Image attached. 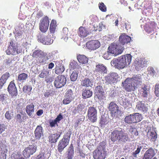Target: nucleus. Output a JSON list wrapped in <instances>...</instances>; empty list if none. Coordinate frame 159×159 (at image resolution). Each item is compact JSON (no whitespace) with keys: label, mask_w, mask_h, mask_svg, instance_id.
<instances>
[{"label":"nucleus","mask_w":159,"mask_h":159,"mask_svg":"<svg viewBox=\"0 0 159 159\" xmlns=\"http://www.w3.org/2000/svg\"><path fill=\"white\" fill-rule=\"evenodd\" d=\"M132 57L130 54H127L126 56L123 55L117 59H113L111 62V65L118 69H123L127 65L130 64Z\"/></svg>","instance_id":"1"},{"label":"nucleus","mask_w":159,"mask_h":159,"mask_svg":"<svg viewBox=\"0 0 159 159\" xmlns=\"http://www.w3.org/2000/svg\"><path fill=\"white\" fill-rule=\"evenodd\" d=\"M111 139L112 141L120 140L122 142H126L129 139L127 134L125 133L122 129L120 127L116 128L111 133Z\"/></svg>","instance_id":"2"},{"label":"nucleus","mask_w":159,"mask_h":159,"mask_svg":"<svg viewBox=\"0 0 159 159\" xmlns=\"http://www.w3.org/2000/svg\"><path fill=\"white\" fill-rule=\"evenodd\" d=\"M107 156L106 143L101 142L93 153V157L94 159H104Z\"/></svg>","instance_id":"3"},{"label":"nucleus","mask_w":159,"mask_h":159,"mask_svg":"<svg viewBox=\"0 0 159 159\" xmlns=\"http://www.w3.org/2000/svg\"><path fill=\"white\" fill-rule=\"evenodd\" d=\"M32 56L36 58L37 62L46 64L48 62V59L51 58L50 53H44L41 50H35L33 53Z\"/></svg>","instance_id":"4"},{"label":"nucleus","mask_w":159,"mask_h":159,"mask_svg":"<svg viewBox=\"0 0 159 159\" xmlns=\"http://www.w3.org/2000/svg\"><path fill=\"white\" fill-rule=\"evenodd\" d=\"M71 134L72 131H68V132L64 135L63 138L61 140H60L58 145V150L60 152H61L68 144Z\"/></svg>","instance_id":"5"},{"label":"nucleus","mask_w":159,"mask_h":159,"mask_svg":"<svg viewBox=\"0 0 159 159\" xmlns=\"http://www.w3.org/2000/svg\"><path fill=\"white\" fill-rule=\"evenodd\" d=\"M139 90L140 95L142 97L143 100L146 101H152V96L150 95V88L148 86L143 84L142 83Z\"/></svg>","instance_id":"6"},{"label":"nucleus","mask_w":159,"mask_h":159,"mask_svg":"<svg viewBox=\"0 0 159 159\" xmlns=\"http://www.w3.org/2000/svg\"><path fill=\"white\" fill-rule=\"evenodd\" d=\"M123 50L122 46H120L119 41L112 43L108 47V52L115 56L122 53Z\"/></svg>","instance_id":"7"},{"label":"nucleus","mask_w":159,"mask_h":159,"mask_svg":"<svg viewBox=\"0 0 159 159\" xmlns=\"http://www.w3.org/2000/svg\"><path fill=\"white\" fill-rule=\"evenodd\" d=\"M22 51L21 49H18V45L16 43L11 41L8 49L6 51V52L8 55H16Z\"/></svg>","instance_id":"8"},{"label":"nucleus","mask_w":159,"mask_h":159,"mask_svg":"<svg viewBox=\"0 0 159 159\" xmlns=\"http://www.w3.org/2000/svg\"><path fill=\"white\" fill-rule=\"evenodd\" d=\"M108 109L111 112V115L113 118L118 117L121 115V111L119 109L118 105L113 102H111L109 104Z\"/></svg>","instance_id":"9"},{"label":"nucleus","mask_w":159,"mask_h":159,"mask_svg":"<svg viewBox=\"0 0 159 159\" xmlns=\"http://www.w3.org/2000/svg\"><path fill=\"white\" fill-rule=\"evenodd\" d=\"M67 81L66 77L64 75H59L55 77L54 82L55 87L59 89L64 86Z\"/></svg>","instance_id":"10"},{"label":"nucleus","mask_w":159,"mask_h":159,"mask_svg":"<svg viewBox=\"0 0 159 159\" xmlns=\"http://www.w3.org/2000/svg\"><path fill=\"white\" fill-rule=\"evenodd\" d=\"M37 148V146L35 144L29 145L27 147L25 148L23 151V155L26 158L30 157L31 155H33L36 152Z\"/></svg>","instance_id":"11"},{"label":"nucleus","mask_w":159,"mask_h":159,"mask_svg":"<svg viewBox=\"0 0 159 159\" xmlns=\"http://www.w3.org/2000/svg\"><path fill=\"white\" fill-rule=\"evenodd\" d=\"M133 76L129 77L122 82L123 87L127 92H131L134 90V87L133 82Z\"/></svg>","instance_id":"12"},{"label":"nucleus","mask_w":159,"mask_h":159,"mask_svg":"<svg viewBox=\"0 0 159 159\" xmlns=\"http://www.w3.org/2000/svg\"><path fill=\"white\" fill-rule=\"evenodd\" d=\"M49 25V21L48 16L44 17L40 21L39 29L42 32L45 33L47 31Z\"/></svg>","instance_id":"13"},{"label":"nucleus","mask_w":159,"mask_h":159,"mask_svg":"<svg viewBox=\"0 0 159 159\" xmlns=\"http://www.w3.org/2000/svg\"><path fill=\"white\" fill-rule=\"evenodd\" d=\"M97 110L94 107H89L88 110V119L93 123L95 122L97 120Z\"/></svg>","instance_id":"14"},{"label":"nucleus","mask_w":159,"mask_h":159,"mask_svg":"<svg viewBox=\"0 0 159 159\" xmlns=\"http://www.w3.org/2000/svg\"><path fill=\"white\" fill-rule=\"evenodd\" d=\"M120 77L118 74L115 72H112L105 77V80L108 83L111 84L120 80Z\"/></svg>","instance_id":"15"},{"label":"nucleus","mask_w":159,"mask_h":159,"mask_svg":"<svg viewBox=\"0 0 159 159\" xmlns=\"http://www.w3.org/2000/svg\"><path fill=\"white\" fill-rule=\"evenodd\" d=\"M95 95L94 98H97L99 100H105L106 98L103 87L101 86H98L95 88Z\"/></svg>","instance_id":"16"},{"label":"nucleus","mask_w":159,"mask_h":159,"mask_svg":"<svg viewBox=\"0 0 159 159\" xmlns=\"http://www.w3.org/2000/svg\"><path fill=\"white\" fill-rule=\"evenodd\" d=\"M50 36V33L45 36L42 34L40 36H38L39 40L43 44L50 45L53 43L52 38H51Z\"/></svg>","instance_id":"17"},{"label":"nucleus","mask_w":159,"mask_h":159,"mask_svg":"<svg viewBox=\"0 0 159 159\" xmlns=\"http://www.w3.org/2000/svg\"><path fill=\"white\" fill-rule=\"evenodd\" d=\"M148 105L145 103V101H139L136 105V109L140 112L145 113L148 112Z\"/></svg>","instance_id":"18"},{"label":"nucleus","mask_w":159,"mask_h":159,"mask_svg":"<svg viewBox=\"0 0 159 159\" xmlns=\"http://www.w3.org/2000/svg\"><path fill=\"white\" fill-rule=\"evenodd\" d=\"M131 40V37L129 36L128 35H127L125 34H122L120 36L119 38V41L120 42V46H122L124 49V45L125 44H127L128 43L130 42Z\"/></svg>","instance_id":"19"},{"label":"nucleus","mask_w":159,"mask_h":159,"mask_svg":"<svg viewBox=\"0 0 159 159\" xmlns=\"http://www.w3.org/2000/svg\"><path fill=\"white\" fill-rule=\"evenodd\" d=\"M7 91L12 97L17 96L18 94L17 90L14 81H11L10 83L7 88Z\"/></svg>","instance_id":"20"},{"label":"nucleus","mask_w":159,"mask_h":159,"mask_svg":"<svg viewBox=\"0 0 159 159\" xmlns=\"http://www.w3.org/2000/svg\"><path fill=\"white\" fill-rule=\"evenodd\" d=\"M100 46V42L99 41L93 40L89 41L86 43V46L89 49L95 50L99 48Z\"/></svg>","instance_id":"21"},{"label":"nucleus","mask_w":159,"mask_h":159,"mask_svg":"<svg viewBox=\"0 0 159 159\" xmlns=\"http://www.w3.org/2000/svg\"><path fill=\"white\" fill-rule=\"evenodd\" d=\"M133 83L134 87V90L136 88L139 87L142 84V76L141 75H134L133 76Z\"/></svg>","instance_id":"22"},{"label":"nucleus","mask_w":159,"mask_h":159,"mask_svg":"<svg viewBox=\"0 0 159 159\" xmlns=\"http://www.w3.org/2000/svg\"><path fill=\"white\" fill-rule=\"evenodd\" d=\"M43 129L41 125L37 126L34 132V136L36 139L39 140L43 137Z\"/></svg>","instance_id":"23"},{"label":"nucleus","mask_w":159,"mask_h":159,"mask_svg":"<svg viewBox=\"0 0 159 159\" xmlns=\"http://www.w3.org/2000/svg\"><path fill=\"white\" fill-rule=\"evenodd\" d=\"M156 149L150 148L145 152L142 159H151L155 156L157 151Z\"/></svg>","instance_id":"24"},{"label":"nucleus","mask_w":159,"mask_h":159,"mask_svg":"<svg viewBox=\"0 0 159 159\" xmlns=\"http://www.w3.org/2000/svg\"><path fill=\"white\" fill-rule=\"evenodd\" d=\"M94 72L100 73L101 74L107 73V69L106 66H104L103 64H99L97 65L96 66Z\"/></svg>","instance_id":"25"},{"label":"nucleus","mask_w":159,"mask_h":159,"mask_svg":"<svg viewBox=\"0 0 159 159\" xmlns=\"http://www.w3.org/2000/svg\"><path fill=\"white\" fill-rule=\"evenodd\" d=\"M156 25V24L155 22H151L150 24L148 26H146L145 27L144 29L145 31L148 33L150 34L151 35L152 34L154 35L155 38L156 37V36L154 35L155 33L154 32V29L155 28ZM156 34H157V33H155Z\"/></svg>","instance_id":"26"},{"label":"nucleus","mask_w":159,"mask_h":159,"mask_svg":"<svg viewBox=\"0 0 159 159\" xmlns=\"http://www.w3.org/2000/svg\"><path fill=\"white\" fill-rule=\"evenodd\" d=\"M35 105L33 103L28 104L25 107V111L28 115L31 117H32L34 113Z\"/></svg>","instance_id":"27"},{"label":"nucleus","mask_w":159,"mask_h":159,"mask_svg":"<svg viewBox=\"0 0 159 159\" xmlns=\"http://www.w3.org/2000/svg\"><path fill=\"white\" fill-rule=\"evenodd\" d=\"M124 91H120L118 93L119 97L118 99V101L119 103L121 105L125 106L127 105V98L125 96L123 95V93H124Z\"/></svg>","instance_id":"28"},{"label":"nucleus","mask_w":159,"mask_h":159,"mask_svg":"<svg viewBox=\"0 0 159 159\" xmlns=\"http://www.w3.org/2000/svg\"><path fill=\"white\" fill-rule=\"evenodd\" d=\"M146 61L144 59H136L135 61V67L137 69H140L141 68H143L146 64Z\"/></svg>","instance_id":"29"},{"label":"nucleus","mask_w":159,"mask_h":159,"mask_svg":"<svg viewBox=\"0 0 159 159\" xmlns=\"http://www.w3.org/2000/svg\"><path fill=\"white\" fill-rule=\"evenodd\" d=\"M74 155V148L72 144H71L67 149L66 158L67 159H72Z\"/></svg>","instance_id":"30"},{"label":"nucleus","mask_w":159,"mask_h":159,"mask_svg":"<svg viewBox=\"0 0 159 159\" xmlns=\"http://www.w3.org/2000/svg\"><path fill=\"white\" fill-rule=\"evenodd\" d=\"M65 68L62 64H60L59 62L56 61V66L54 69V71L57 74H60L64 72Z\"/></svg>","instance_id":"31"},{"label":"nucleus","mask_w":159,"mask_h":159,"mask_svg":"<svg viewBox=\"0 0 159 159\" xmlns=\"http://www.w3.org/2000/svg\"><path fill=\"white\" fill-rule=\"evenodd\" d=\"M61 134H50L48 136L49 142L51 143H56L61 136Z\"/></svg>","instance_id":"32"},{"label":"nucleus","mask_w":159,"mask_h":159,"mask_svg":"<svg viewBox=\"0 0 159 159\" xmlns=\"http://www.w3.org/2000/svg\"><path fill=\"white\" fill-rule=\"evenodd\" d=\"M81 84L83 86L86 87H91L93 85V80L92 79L85 78L81 81Z\"/></svg>","instance_id":"33"},{"label":"nucleus","mask_w":159,"mask_h":159,"mask_svg":"<svg viewBox=\"0 0 159 159\" xmlns=\"http://www.w3.org/2000/svg\"><path fill=\"white\" fill-rule=\"evenodd\" d=\"M24 27L23 24H19L18 27L16 28V30L14 32L16 35L20 36V35H22L24 31Z\"/></svg>","instance_id":"34"},{"label":"nucleus","mask_w":159,"mask_h":159,"mask_svg":"<svg viewBox=\"0 0 159 159\" xmlns=\"http://www.w3.org/2000/svg\"><path fill=\"white\" fill-rule=\"evenodd\" d=\"M69 30L67 28H63L61 32V39L64 41H67L68 39Z\"/></svg>","instance_id":"35"},{"label":"nucleus","mask_w":159,"mask_h":159,"mask_svg":"<svg viewBox=\"0 0 159 159\" xmlns=\"http://www.w3.org/2000/svg\"><path fill=\"white\" fill-rule=\"evenodd\" d=\"M107 115H102L100 119V124L101 127H104L106 124H108L109 120L107 119Z\"/></svg>","instance_id":"36"},{"label":"nucleus","mask_w":159,"mask_h":159,"mask_svg":"<svg viewBox=\"0 0 159 159\" xmlns=\"http://www.w3.org/2000/svg\"><path fill=\"white\" fill-rule=\"evenodd\" d=\"M78 34L80 37L83 38L86 37L88 34V31L86 28L81 27L79 29Z\"/></svg>","instance_id":"37"},{"label":"nucleus","mask_w":159,"mask_h":159,"mask_svg":"<svg viewBox=\"0 0 159 159\" xmlns=\"http://www.w3.org/2000/svg\"><path fill=\"white\" fill-rule=\"evenodd\" d=\"M93 92L91 90L85 89L83 90L82 92V97L83 98H90L92 96Z\"/></svg>","instance_id":"38"},{"label":"nucleus","mask_w":159,"mask_h":159,"mask_svg":"<svg viewBox=\"0 0 159 159\" xmlns=\"http://www.w3.org/2000/svg\"><path fill=\"white\" fill-rule=\"evenodd\" d=\"M133 123H137L142 120V115L138 112H136L133 114Z\"/></svg>","instance_id":"39"},{"label":"nucleus","mask_w":159,"mask_h":159,"mask_svg":"<svg viewBox=\"0 0 159 159\" xmlns=\"http://www.w3.org/2000/svg\"><path fill=\"white\" fill-rule=\"evenodd\" d=\"M77 59L79 62L82 64H86L88 61V58L84 55H78L77 56Z\"/></svg>","instance_id":"40"},{"label":"nucleus","mask_w":159,"mask_h":159,"mask_svg":"<svg viewBox=\"0 0 159 159\" xmlns=\"http://www.w3.org/2000/svg\"><path fill=\"white\" fill-rule=\"evenodd\" d=\"M125 122L127 124L133 123V114L126 116L124 118Z\"/></svg>","instance_id":"41"},{"label":"nucleus","mask_w":159,"mask_h":159,"mask_svg":"<svg viewBox=\"0 0 159 159\" xmlns=\"http://www.w3.org/2000/svg\"><path fill=\"white\" fill-rule=\"evenodd\" d=\"M28 77V75L26 73H21L19 75L18 77V80L19 81L23 82L26 80Z\"/></svg>","instance_id":"42"},{"label":"nucleus","mask_w":159,"mask_h":159,"mask_svg":"<svg viewBox=\"0 0 159 159\" xmlns=\"http://www.w3.org/2000/svg\"><path fill=\"white\" fill-rule=\"evenodd\" d=\"M49 30H50V33H49V34L51 35L50 36L51 38L52 39L53 43V42L54 39L56 38V37L54 33L56 31L55 28H54L52 25H51V24L50 23V25L49 26Z\"/></svg>","instance_id":"43"},{"label":"nucleus","mask_w":159,"mask_h":159,"mask_svg":"<svg viewBox=\"0 0 159 159\" xmlns=\"http://www.w3.org/2000/svg\"><path fill=\"white\" fill-rule=\"evenodd\" d=\"M68 97L70 101V102H71L72 100H73L75 98V95L73 93V91L71 89H68L66 91Z\"/></svg>","instance_id":"44"},{"label":"nucleus","mask_w":159,"mask_h":159,"mask_svg":"<svg viewBox=\"0 0 159 159\" xmlns=\"http://www.w3.org/2000/svg\"><path fill=\"white\" fill-rule=\"evenodd\" d=\"M49 71L48 70L44 69L41 72V73L39 74V77L41 78H45V79H46L47 76H48V75H49Z\"/></svg>","instance_id":"45"},{"label":"nucleus","mask_w":159,"mask_h":159,"mask_svg":"<svg viewBox=\"0 0 159 159\" xmlns=\"http://www.w3.org/2000/svg\"><path fill=\"white\" fill-rule=\"evenodd\" d=\"M117 93L118 94L119 92H118L117 90L116 89H111L110 91L109 95L112 98H114L116 96H117Z\"/></svg>","instance_id":"46"},{"label":"nucleus","mask_w":159,"mask_h":159,"mask_svg":"<svg viewBox=\"0 0 159 159\" xmlns=\"http://www.w3.org/2000/svg\"><path fill=\"white\" fill-rule=\"evenodd\" d=\"M78 72L77 71H74L70 75V79L72 81L76 80L78 76Z\"/></svg>","instance_id":"47"},{"label":"nucleus","mask_w":159,"mask_h":159,"mask_svg":"<svg viewBox=\"0 0 159 159\" xmlns=\"http://www.w3.org/2000/svg\"><path fill=\"white\" fill-rule=\"evenodd\" d=\"M147 134L149 135V138H151L152 141H155L157 138V134L155 132H148Z\"/></svg>","instance_id":"48"},{"label":"nucleus","mask_w":159,"mask_h":159,"mask_svg":"<svg viewBox=\"0 0 159 159\" xmlns=\"http://www.w3.org/2000/svg\"><path fill=\"white\" fill-rule=\"evenodd\" d=\"M142 148V146H137L136 150L134 152L132 153L133 156L134 157H137V154L139 153Z\"/></svg>","instance_id":"49"},{"label":"nucleus","mask_w":159,"mask_h":159,"mask_svg":"<svg viewBox=\"0 0 159 159\" xmlns=\"http://www.w3.org/2000/svg\"><path fill=\"white\" fill-rule=\"evenodd\" d=\"M10 74L9 72H6L2 75L4 84L6 82L7 80L9 77Z\"/></svg>","instance_id":"50"},{"label":"nucleus","mask_w":159,"mask_h":159,"mask_svg":"<svg viewBox=\"0 0 159 159\" xmlns=\"http://www.w3.org/2000/svg\"><path fill=\"white\" fill-rule=\"evenodd\" d=\"M12 112L11 111H7L5 114V117L7 120H10L11 119L13 116V115L12 114Z\"/></svg>","instance_id":"51"},{"label":"nucleus","mask_w":159,"mask_h":159,"mask_svg":"<svg viewBox=\"0 0 159 159\" xmlns=\"http://www.w3.org/2000/svg\"><path fill=\"white\" fill-rule=\"evenodd\" d=\"M32 89L31 86H28V85H25L23 87V90L24 93H28V92H31Z\"/></svg>","instance_id":"52"},{"label":"nucleus","mask_w":159,"mask_h":159,"mask_svg":"<svg viewBox=\"0 0 159 159\" xmlns=\"http://www.w3.org/2000/svg\"><path fill=\"white\" fill-rule=\"evenodd\" d=\"M7 98L8 96L7 95V94H1L0 95V101H2L3 103H5L7 100Z\"/></svg>","instance_id":"53"},{"label":"nucleus","mask_w":159,"mask_h":159,"mask_svg":"<svg viewBox=\"0 0 159 159\" xmlns=\"http://www.w3.org/2000/svg\"><path fill=\"white\" fill-rule=\"evenodd\" d=\"M79 64L76 61H72L70 64V67L73 69H75V68H77Z\"/></svg>","instance_id":"54"},{"label":"nucleus","mask_w":159,"mask_h":159,"mask_svg":"<svg viewBox=\"0 0 159 159\" xmlns=\"http://www.w3.org/2000/svg\"><path fill=\"white\" fill-rule=\"evenodd\" d=\"M99 7L102 11H107V7L103 2H100L99 3Z\"/></svg>","instance_id":"55"},{"label":"nucleus","mask_w":159,"mask_h":159,"mask_svg":"<svg viewBox=\"0 0 159 159\" xmlns=\"http://www.w3.org/2000/svg\"><path fill=\"white\" fill-rule=\"evenodd\" d=\"M63 102L64 104H68L70 103L69 98L68 97V94L67 91L66 93V95L65 96V98L63 100Z\"/></svg>","instance_id":"56"},{"label":"nucleus","mask_w":159,"mask_h":159,"mask_svg":"<svg viewBox=\"0 0 159 159\" xmlns=\"http://www.w3.org/2000/svg\"><path fill=\"white\" fill-rule=\"evenodd\" d=\"M63 117L61 113H60L59 114L58 116H57V117L56 118V125L57 126L58 125V124H57V123H59L60 120H62V119H63Z\"/></svg>","instance_id":"57"},{"label":"nucleus","mask_w":159,"mask_h":159,"mask_svg":"<svg viewBox=\"0 0 159 159\" xmlns=\"http://www.w3.org/2000/svg\"><path fill=\"white\" fill-rule=\"evenodd\" d=\"M7 129V126L4 124H0V134H2Z\"/></svg>","instance_id":"58"},{"label":"nucleus","mask_w":159,"mask_h":159,"mask_svg":"<svg viewBox=\"0 0 159 159\" xmlns=\"http://www.w3.org/2000/svg\"><path fill=\"white\" fill-rule=\"evenodd\" d=\"M15 118L16 121L19 123H22L23 121L20 114H17L15 116Z\"/></svg>","instance_id":"59"},{"label":"nucleus","mask_w":159,"mask_h":159,"mask_svg":"<svg viewBox=\"0 0 159 159\" xmlns=\"http://www.w3.org/2000/svg\"><path fill=\"white\" fill-rule=\"evenodd\" d=\"M148 73H150L152 76H154L156 74V71L153 67H150L148 68Z\"/></svg>","instance_id":"60"},{"label":"nucleus","mask_w":159,"mask_h":159,"mask_svg":"<svg viewBox=\"0 0 159 159\" xmlns=\"http://www.w3.org/2000/svg\"><path fill=\"white\" fill-rule=\"evenodd\" d=\"M111 53H110V52H108V51L106 53H105L103 55V57L105 59H109L111 58Z\"/></svg>","instance_id":"61"},{"label":"nucleus","mask_w":159,"mask_h":159,"mask_svg":"<svg viewBox=\"0 0 159 159\" xmlns=\"http://www.w3.org/2000/svg\"><path fill=\"white\" fill-rule=\"evenodd\" d=\"M155 93L157 97H159V84H156L155 87Z\"/></svg>","instance_id":"62"},{"label":"nucleus","mask_w":159,"mask_h":159,"mask_svg":"<svg viewBox=\"0 0 159 159\" xmlns=\"http://www.w3.org/2000/svg\"><path fill=\"white\" fill-rule=\"evenodd\" d=\"M54 77L52 76H48V75L47 76V78L45 80V81L47 83H51L53 80Z\"/></svg>","instance_id":"63"},{"label":"nucleus","mask_w":159,"mask_h":159,"mask_svg":"<svg viewBox=\"0 0 159 159\" xmlns=\"http://www.w3.org/2000/svg\"><path fill=\"white\" fill-rule=\"evenodd\" d=\"M126 130L128 132L130 133L131 134L133 135L134 134V127L132 126H130L126 128Z\"/></svg>","instance_id":"64"}]
</instances>
